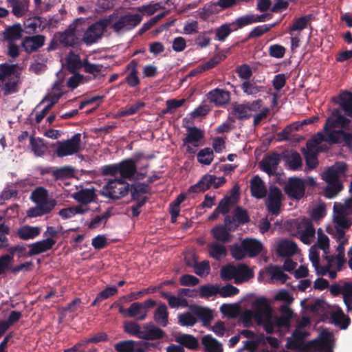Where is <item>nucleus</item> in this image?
Returning <instances> with one entry per match:
<instances>
[{"label": "nucleus", "instance_id": "1", "mask_svg": "<svg viewBox=\"0 0 352 352\" xmlns=\"http://www.w3.org/2000/svg\"><path fill=\"white\" fill-rule=\"evenodd\" d=\"M114 16L111 14L102 18L88 27L83 34L82 41L87 45L96 43L102 37L107 28L111 25Z\"/></svg>", "mask_w": 352, "mask_h": 352}, {"label": "nucleus", "instance_id": "2", "mask_svg": "<svg viewBox=\"0 0 352 352\" xmlns=\"http://www.w3.org/2000/svg\"><path fill=\"white\" fill-rule=\"evenodd\" d=\"M330 334L328 331H323L321 333L322 339L320 340H314L309 342V344H302L295 338H289L287 340L286 347L292 350H300L302 351H307L310 345L316 349L322 351L325 350L326 352H331L332 349L328 343V338Z\"/></svg>", "mask_w": 352, "mask_h": 352}, {"label": "nucleus", "instance_id": "3", "mask_svg": "<svg viewBox=\"0 0 352 352\" xmlns=\"http://www.w3.org/2000/svg\"><path fill=\"white\" fill-rule=\"evenodd\" d=\"M226 182V179L224 177H217L214 175L206 174L195 185L190 186L188 192L192 193L204 192L211 187L217 189Z\"/></svg>", "mask_w": 352, "mask_h": 352}, {"label": "nucleus", "instance_id": "4", "mask_svg": "<svg viewBox=\"0 0 352 352\" xmlns=\"http://www.w3.org/2000/svg\"><path fill=\"white\" fill-rule=\"evenodd\" d=\"M329 291L333 296L342 295L346 311L352 314V282L343 281L333 284L331 285Z\"/></svg>", "mask_w": 352, "mask_h": 352}, {"label": "nucleus", "instance_id": "5", "mask_svg": "<svg viewBox=\"0 0 352 352\" xmlns=\"http://www.w3.org/2000/svg\"><path fill=\"white\" fill-rule=\"evenodd\" d=\"M80 133H75L71 138L65 141H58L56 153L58 157L72 155L78 153L80 148Z\"/></svg>", "mask_w": 352, "mask_h": 352}, {"label": "nucleus", "instance_id": "6", "mask_svg": "<svg viewBox=\"0 0 352 352\" xmlns=\"http://www.w3.org/2000/svg\"><path fill=\"white\" fill-rule=\"evenodd\" d=\"M142 21V14L128 13L120 16L118 21L113 24L111 23V28L117 33L122 30L129 31L140 24Z\"/></svg>", "mask_w": 352, "mask_h": 352}, {"label": "nucleus", "instance_id": "7", "mask_svg": "<svg viewBox=\"0 0 352 352\" xmlns=\"http://www.w3.org/2000/svg\"><path fill=\"white\" fill-rule=\"evenodd\" d=\"M351 120L342 115L341 111L338 109H333L331 115L326 120L324 126L325 137L327 133L332 132L333 129L341 127L344 129H350Z\"/></svg>", "mask_w": 352, "mask_h": 352}, {"label": "nucleus", "instance_id": "8", "mask_svg": "<svg viewBox=\"0 0 352 352\" xmlns=\"http://www.w3.org/2000/svg\"><path fill=\"white\" fill-rule=\"evenodd\" d=\"M284 191L292 199L299 200L305 196V182L299 177H289L285 185Z\"/></svg>", "mask_w": 352, "mask_h": 352}, {"label": "nucleus", "instance_id": "9", "mask_svg": "<svg viewBox=\"0 0 352 352\" xmlns=\"http://www.w3.org/2000/svg\"><path fill=\"white\" fill-rule=\"evenodd\" d=\"M130 191V184H126L125 186H116V180H109L107 184L103 186L100 190V194L113 200H118L128 195Z\"/></svg>", "mask_w": 352, "mask_h": 352}, {"label": "nucleus", "instance_id": "10", "mask_svg": "<svg viewBox=\"0 0 352 352\" xmlns=\"http://www.w3.org/2000/svg\"><path fill=\"white\" fill-rule=\"evenodd\" d=\"M347 166L343 162H337L327 168L322 174V179L327 183H342L340 178L345 176Z\"/></svg>", "mask_w": 352, "mask_h": 352}, {"label": "nucleus", "instance_id": "11", "mask_svg": "<svg viewBox=\"0 0 352 352\" xmlns=\"http://www.w3.org/2000/svg\"><path fill=\"white\" fill-rule=\"evenodd\" d=\"M283 194L277 186H271L265 205L267 211L273 215H278L280 211Z\"/></svg>", "mask_w": 352, "mask_h": 352}, {"label": "nucleus", "instance_id": "12", "mask_svg": "<svg viewBox=\"0 0 352 352\" xmlns=\"http://www.w3.org/2000/svg\"><path fill=\"white\" fill-rule=\"evenodd\" d=\"M252 308L255 314V320L258 324H261L263 318H272V307L266 298L260 297L256 298L252 302Z\"/></svg>", "mask_w": 352, "mask_h": 352}, {"label": "nucleus", "instance_id": "13", "mask_svg": "<svg viewBox=\"0 0 352 352\" xmlns=\"http://www.w3.org/2000/svg\"><path fill=\"white\" fill-rule=\"evenodd\" d=\"M324 142L330 144H338L344 143L348 147L352 146V133L346 132L343 129L333 130L327 133Z\"/></svg>", "mask_w": 352, "mask_h": 352}, {"label": "nucleus", "instance_id": "14", "mask_svg": "<svg viewBox=\"0 0 352 352\" xmlns=\"http://www.w3.org/2000/svg\"><path fill=\"white\" fill-rule=\"evenodd\" d=\"M280 160L279 153L276 152L268 153L259 162V166L263 171L269 175H274Z\"/></svg>", "mask_w": 352, "mask_h": 352}, {"label": "nucleus", "instance_id": "15", "mask_svg": "<svg viewBox=\"0 0 352 352\" xmlns=\"http://www.w3.org/2000/svg\"><path fill=\"white\" fill-rule=\"evenodd\" d=\"M186 136L183 139L184 145L188 144L187 152L193 153L195 151L189 144L198 146L199 142L204 138V132L196 126H186Z\"/></svg>", "mask_w": 352, "mask_h": 352}, {"label": "nucleus", "instance_id": "16", "mask_svg": "<svg viewBox=\"0 0 352 352\" xmlns=\"http://www.w3.org/2000/svg\"><path fill=\"white\" fill-rule=\"evenodd\" d=\"M138 65L139 62L137 59L131 60L126 65L127 73L124 81L121 84L125 82L129 87L132 88L138 87L140 84V79L138 76Z\"/></svg>", "mask_w": 352, "mask_h": 352}, {"label": "nucleus", "instance_id": "17", "mask_svg": "<svg viewBox=\"0 0 352 352\" xmlns=\"http://www.w3.org/2000/svg\"><path fill=\"white\" fill-rule=\"evenodd\" d=\"M45 42V36L41 34L25 36L21 42L24 51L28 54L37 51Z\"/></svg>", "mask_w": 352, "mask_h": 352}, {"label": "nucleus", "instance_id": "18", "mask_svg": "<svg viewBox=\"0 0 352 352\" xmlns=\"http://www.w3.org/2000/svg\"><path fill=\"white\" fill-rule=\"evenodd\" d=\"M31 199L36 204H40L54 208L56 205L55 199H48V191L43 187L36 188L31 193Z\"/></svg>", "mask_w": 352, "mask_h": 352}, {"label": "nucleus", "instance_id": "19", "mask_svg": "<svg viewBox=\"0 0 352 352\" xmlns=\"http://www.w3.org/2000/svg\"><path fill=\"white\" fill-rule=\"evenodd\" d=\"M207 99L217 107L223 106L230 100V93L228 91L215 88L207 94Z\"/></svg>", "mask_w": 352, "mask_h": 352}, {"label": "nucleus", "instance_id": "20", "mask_svg": "<svg viewBox=\"0 0 352 352\" xmlns=\"http://www.w3.org/2000/svg\"><path fill=\"white\" fill-rule=\"evenodd\" d=\"M72 197L77 202L87 205L92 202H96L98 196L96 193V189L93 187L91 188H82L80 190L74 192Z\"/></svg>", "mask_w": 352, "mask_h": 352}, {"label": "nucleus", "instance_id": "21", "mask_svg": "<svg viewBox=\"0 0 352 352\" xmlns=\"http://www.w3.org/2000/svg\"><path fill=\"white\" fill-rule=\"evenodd\" d=\"M118 169L120 177L132 180L137 173V165L133 159L129 158L118 163Z\"/></svg>", "mask_w": 352, "mask_h": 352}, {"label": "nucleus", "instance_id": "22", "mask_svg": "<svg viewBox=\"0 0 352 352\" xmlns=\"http://www.w3.org/2000/svg\"><path fill=\"white\" fill-rule=\"evenodd\" d=\"M165 332L152 322L143 325V333L142 339L146 340H156L164 338Z\"/></svg>", "mask_w": 352, "mask_h": 352}, {"label": "nucleus", "instance_id": "23", "mask_svg": "<svg viewBox=\"0 0 352 352\" xmlns=\"http://www.w3.org/2000/svg\"><path fill=\"white\" fill-rule=\"evenodd\" d=\"M298 252L297 244L289 239L281 240L276 248V252L282 257H289L296 254Z\"/></svg>", "mask_w": 352, "mask_h": 352}, {"label": "nucleus", "instance_id": "24", "mask_svg": "<svg viewBox=\"0 0 352 352\" xmlns=\"http://www.w3.org/2000/svg\"><path fill=\"white\" fill-rule=\"evenodd\" d=\"M241 245L246 254L250 258L258 256L263 249L261 242L255 239H245L241 242Z\"/></svg>", "mask_w": 352, "mask_h": 352}, {"label": "nucleus", "instance_id": "25", "mask_svg": "<svg viewBox=\"0 0 352 352\" xmlns=\"http://www.w3.org/2000/svg\"><path fill=\"white\" fill-rule=\"evenodd\" d=\"M56 241L54 239L45 238L43 240L29 244L28 247L29 248H31L30 254L34 256L52 250L53 246L56 244Z\"/></svg>", "mask_w": 352, "mask_h": 352}, {"label": "nucleus", "instance_id": "26", "mask_svg": "<svg viewBox=\"0 0 352 352\" xmlns=\"http://www.w3.org/2000/svg\"><path fill=\"white\" fill-rule=\"evenodd\" d=\"M250 188L252 197L256 199H262L266 196V187L263 181L258 176H254L250 180Z\"/></svg>", "mask_w": 352, "mask_h": 352}, {"label": "nucleus", "instance_id": "27", "mask_svg": "<svg viewBox=\"0 0 352 352\" xmlns=\"http://www.w3.org/2000/svg\"><path fill=\"white\" fill-rule=\"evenodd\" d=\"M63 32H57L56 38L59 41L60 45L63 47H74L76 44V36L74 28H71Z\"/></svg>", "mask_w": 352, "mask_h": 352}, {"label": "nucleus", "instance_id": "28", "mask_svg": "<svg viewBox=\"0 0 352 352\" xmlns=\"http://www.w3.org/2000/svg\"><path fill=\"white\" fill-rule=\"evenodd\" d=\"M23 29L19 23H15L8 28L3 32V41L7 43H12L22 38Z\"/></svg>", "mask_w": 352, "mask_h": 352}, {"label": "nucleus", "instance_id": "29", "mask_svg": "<svg viewBox=\"0 0 352 352\" xmlns=\"http://www.w3.org/2000/svg\"><path fill=\"white\" fill-rule=\"evenodd\" d=\"M230 232L231 230L223 225L217 226L211 230L214 239L222 243H227L231 241L232 235Z\"/></svg>", "mask_w": 352, "mask_h": 352}, {"label": "nucleus", "instance_id": "30", "mask_svg": "<svg viewBox=\"0 0 352 352\" xmlns=\"http://www.w3.org/2000/svg\"><path fill=\"white\" fill-rule=\"evenodd\" d=\"M41 232V228L25 225L17 230V236L22 240L28 241L37 237Z\"/></svg>", "mask_w": 352, "mask_h": 352}, {"label": "nucleus", "instance_id": "31", "mask_svg": "<svg viewBox=\"0 0 352 352\" xmlns=\"http://www.w3.org/2000/svg\"><path fill=\"white\" fill-rule=\"evenodd\" d=\"M239 2V0H218L206 8V11L210 14L219 13L223 10L232 8Z\"/></svg>", "mask_w": 352, "mask_h": 352}, {"label": "nucleus", "instance_id": "32", "mask_svg": "<svg viewBox=\"0 0 352 352\" xmlns=\"http://www.w3.org/2000/svg\"><path fill=\"white\" fill-rule=\"evenodd\" d=\"M190 310L194 315H195L203 322L204 325L210 324L212 320V313L211 310L207 307L195 305H191Z\"/></svg>", "mask_w": 352, "mask_h": 352}, {"label": "nucleus", "instance_id": "33", "mask_svg": "<svg viewBox=\"0 0 352 352\" xmlns=\"http://www.w3.org/2000/svg\"><path fill=\"white\" fill-rule=\"evenodd\" d=\"M84 72L90 74L93 76V79H96L99 76L104 77L107 67L101 64L91 63L87 58L84 59Z\"/></svg>", "mask_w": 352, "mask_h": 352}, {"label": "nucleus", "instance_id": "34", "mask_svg": "<svg viewBox=\"0 0 352 352\" xmlns=\"http://www.w3.org/2000/svg\"><path fill=\"white\" fill-rule=\"evenodd\" d=\"M201 344L205 352H223L222 344L211 335H206L201 338Z\"/></svg>", "mask_w": 352, "mask_h": 352}, {"label": "nucleus", "instance_id": "35", "mask_svg": "<svg viewBox=\"0 0 352 352\" xmlns=\"http://www.w3.org/2000/svg\"><path fill=\"white\" fill-rule=\"evenodd\" d=\"M302 223L305 226V230L302 232L300 239L305 244H310L311 239L315 236V228L311 220L308 219H303Z\"/></svg>", "mask_w": 352, "mask_h": 352}, {"label": "nucleus", "instance_id": "36", "mask_svg": "<svg viewBox=\"0 0 352 352\" xmlns=\"http://www.w3.org/2000/svg\"><path fill=\"white\" fill-rule=\"evenodd\" d=\"M331 319L334 324L340 327L341 329H347L351 322L350 318L346 316L340 307L331 314Z\"/></svg>", "mask_w": 352, "mask_h": 352}, {"label": "nucleus", "instance_id": "37", "mask_svg": "<svg viewBox=\"0 0 352 352\" xmlns=\"http://www.w3.org/2000/svg\"><path fill=\"white\" fill-rule=\"evenodd\" d=\"M232 114L233 117H229V120L232 122H235V119L239 120H244L250 118L252 116V114L249 113V109L245 104H239L235 105L232 111Z\"/></svg>", "mask_w": 352, "mask_h": 352}, {"label": "nucleus", "instance_id": "38", "mask_svg": "<svg viewBox=\"0 0 352 352\" xmlns=\"http://www.w3.org/2000/svg\"><path fill=\"white\" fill-rule=\"evenodd\" d=\"M315 16L313 14H309L294 19L292 25L289 28V32L294 31H301L307 27V25L314 19Z\"/></svg>", "mask_w": 352, "mask_h": 352}, {"label": "nucleus", "instance_id": "39", "mask_svg": "<svg viewBox=\"0 0 352 352\" xmlns=\"http://www.w3.org/2000/svg\"><path fill=\"white\" fill-rule=\"evenodd\" d=\"M239 188L236 186H234L232 188V195L230 197H223L219 203L218 206L217 208L218 209V211H220L221 214H226L230 212V206L234 204V193L236 192L237 194Z\"/></svg>", "mask_w": 352, "mask_h": 352}, {"label": "nucleus", "instance_id": "40", "mask_svg": "<svg viewBox=\"0 0 352 352\" xmlns=\"http://www.w3.org/2000/svg\"><path fill=\"white\" fill-rule=\"evenodd\" d=\"M168 312L164 303H161L154 312V320L160 325L166 327L168 323Z\"/></svg>", "mask_w": 352, "mask_h": 352}, {"label": "nucleus", "instance_id": "41", "mask_svg": "<svg viewBox=\"0 0 352 352\" xmlns=\"http://www.w3.org/2000/svg\"><path fill=\"white\" fill-rule=\"evenodd\" d=\"M175 341L182 346L190 349H197L199 348L198 340L190 334H182L175 338Z\"/></svg>", "mask_w": 352, "mask_h": 352}, {"label": "nucleus", "instance_id": "42", "mask_svg": "<svg viewBox=\"0 0 352 352\" xmlns=\"http://www.w3.org/2000/svg\"><path fill=\"white\" fill-rule=\"evenodd\" d=\"M208 248L209 255L217 261L227 255V250L223 245L213 242L208 244Z\"/></svg>", "mask_w": 352, "mask_h": 352}, {"label": "nucleus", "instance_id": "43", "mask_svg": "<svg viewBox=\"0 0 352 352\" xmlns=\"http://www.w3.org/2000/svg\"><path fill=\"white\" fill-rule=\"evenodd\" d=\"M44 25V19L41 16H35L34 18H29L24 23L25 32L27 34H32L36 31L37 28L40 30H42V26Z\"/></svg>", "mask_w": 352, "mask_h": 352}, {"label": "nucleus", "instance_id": "44", "mask_svg": "<svg viewBox=\"0 0 352 352\" xmlns=\"http://www.w3.org/2000/svg\"><path fill=\"white\" fill-rule=\"evenodd\" d=\"M84 60H81L79 55L72 53L67 58V67L68 71L74 74L76 73L77 70L83 68L84 69Z\"/></svg>", "mask_w": 352, "mask_h": 352}, {"label": "nucleus", "instance_id": "45", "mask_svg": "<svg viewBox=\"0 0 352 352\" xmlns=\"http://www.w3.org/2000/svg\"><path fill=\"white\" fill-rule=\"evenodd\" d=\"M253 276L252 272L245 264H239L236 267L235 283L248 280Z\"/></svg>", "mask_w": 352, "mask_h": 352}, {"label": "nucleus", "instance_id": "46", "mask_svg": "<svg viewBox=\"0 0 352 352\" xmlns=\"http://www.w3.org/2000/svg\"><path fill=\"white\" fill-rule=\"evenodd\" d=\"M30 144L35 156L41 157L45 153L47 147L45 145L43 139L32 136L30 138Z\"/></svg>", "mask_w": 352, "mask_h": 352}, {"label": "nucleus", "instance_id": "47", "mask_svg": "<svg viewBox=\"0 0 352 352\" xmlns=\"http://www.w3.org/2000/svg\"><path fill=\"white\" fill-rule=\"evenodd\" d=\"M111 208H108L106 212L101 215H96L87 224L89 229L94 230L98 228L101 224H105L108 219L111 217Z\"/></svg>", "mask_w": 352, "mask_h": 352}, {"label": "nucleus", "instance_id": "48", "mask_svg": "<svg viewBox=\"0 0 352 352\" xmlns=\"http://www.w3.org/2000/svg\"><path fill=\"white\" fill-rule=\"evenodd\" d=\"M340 105L345 114L352 118V93L344 91L340 96Z\"/></svg>", "mask_w": 352, "mask_h": 352}, {"label": "nucleus", "instance_id": "49", "mask_svg": "<svg viewBox=\"0 0 352 352\" xmlns=\"http://www.w3.org/2000/svg\"><path fill=\"white\" fill-rule=\"evenodd\" d=\"M117 292L118 289L116 286L106 287L97 294L95 300L91 302V306L94 307L98 305L102 300L114 296Z\"/></svg>", "mask_w": 352, "mask_h": 352}, {"label": "nucleus", "instance_id": "50", "mask_svg": "<svg viewBox=\"0 0 352 352\" xmlns=\"http://www.w3.org/2000/svg\"><path fill=\"white\" fill-rule=\"evenodd\" d=\"M74 168L71 166H63L54 168L53 177L54 181L64 179L74 175Z\"/></svg>", "mask_w": 352, "mask_h": 352}, {"label": "nucleus", "instance_id": "51", "mask_svg": "<svg viewBox=\"0 0 352 352\" xmlns=\"http://www.w3.org/2000/svg\"><path fill=\"white\" fill-rule=\"evenodd\" d=\"M233 27L230 23H224L215 29V39L223 42L232 32H234Z\"/></svg>", "mask_w": 352, "mask_h": 352}, {"label": "nucleus", "instance_id": "52", "mask_svg": "<svg viewBox=\"0 0 352 352\" xmlns=\"http://www.w3.org/2000/svg\"><path fill=\"white\" fill-rule=\"evenodd\" d=\"M286 162L292 170H300L302 165L301 156L297 151L292 152L289 155H287Z\"/></svg>", "mask_w": 352, "mask_h": 352}, {"label": "nucleus", "instance_id": "53", "mask_svg": "<svg viewBox=\"0 0 352 352\" xmlns=\"http://www.w3.org/2000/svg\"><path fill=\"white\" fill-rule=\"evenodd\" d=\"M145 105V102L139 100L135 104L128 105L120 109L118 112V116L120 117H124L135 114L140 109L144 107Z\"/></svg>", "mask_w": 352, "mask_h": 352}, {"label": "nucleus", "instance_id": "54", "mask_svg": "<svg viewBox=\"0 0 352 352\" xmlns=\"http://www.w3.org/2000/svg\"><path fill=\"white\" fill-rule=\"evenodd\" d=\"M8 251L12 258L15 254H17L19 258H27L34 256L33 254H30L31 248H30L29 251H28L26 245L23 244H17L14 246H12L9 248Z\"/></svg>", "mask_w": 352, "mask_h": 352}, {"label": "nucleus", "instance_id": "55", "mask_svg": "<svg viewBox=\"0 0 352 352\" xmlns=\"http://www.w3.org/2000/svg\"><path fill=\"white\" fill-rule=\"evenodd\" d=\"M160 295L162 298L168 300V305L171 308L178 307L182 305L186 306L187 304L186 299L176 297L169 292L162 291Z\"/></svg>", "mask_w": 352, "mask_h": 352}, {"label": "nucleus", "instance_id": "56", "mask_svg": "<svg viewBox=\"0 0 352 352\" xmlns=\"http://www.w3.org/2000/svg\"><path fill=\"white\" fill-rule=\"evenodd\" d=\"M124 331L128 334L135 336L138 338L142 339L143 330H141L140 324H138L137 322L133 321L124 322Z\"/></svg>", "mask_w": 352, "mask_h": 352}, {"label": "nucleus", "instance_id": "57", "mask_svg": "<svg viewBox=\"0 0 352 352\" xmlns=\"http://www.w3.org/2000/svg\"><path fill=\"white\" fill-rule=\"evenodd\" d=\"M130 191L131 194V199L133 200H138L140 198V195L148 192V184L138 183L137 184L130 185Z\"/></svg>", "mask_w": 352, "mask_h": 352}, {"label": "nucleus", "instance_id": "58", "mask_svg": "<svg viewBox=\"0 0 352 352\" xmlns=\"http://www.w3.org/2000/svg\"><path fill=\"white\" fill-rule=\"evenodd\" d=\"M197 158L200 164L209 165L214 158L213 151L210 148H204L199 151Z\"/></svg>", "mask_w": 352, "mask_h": 352}, {"label": "nucleus", "instance_id": "59", "mask_svg": "<svg viewBox=\"0 0 352 352\" xmlns=\"http://www.w3.org/2000/svg\"><path fill=\"white\" fill-rule=\"evenodd\" d=\"M53 210L48 206L36 204V206L30 208L27 212L28 217H37L49 214Z\"/></svg>", "mask_w": 352, "mask_h": 352}, {"label": "nucleus", "instance_id": "60", "mask_svg": "<svg viewBox=\"0 0 352 352\" xmlns=\"http://www.w3.org/2000/svg\"><path fill=\"white\" fill-rule=\"evenodd\" d=\"M253 20L252 19V15L250 14H245L243 16H241L240 17H238L234 21L231 23V25H232L234 30L236 31L239 29L243 28L245 26H247L248 25L252 24Z\"/></svg>", "mask_w": 352, "mask_h": 352}, {"label": "nucleus", "instance_id": "61", "mask_svg": "<svg viewBox=\"0 0 352 352\" xmlns=\"http://www.w3.org/2000/svg\"><path fill=\"white\" fill-rule=\"evenodd\" d=\"M234 216L237 221V224L243 225L250 221V217L247 210L241 206H237L234 212Z\"/></svg>", "mask_w": 352, "mask_h": 352}, {"label": "nucleus", "instance_id": "62", "mask_svg": "<svg viewBox=\"0 0 352 352\" xmlns=\"http://www.w3.org/2000/svg\"><path fill=\"white\" fill-rule=\"evenodd\" d=\"M343 187L342 183L328 184L324 189V196L328 199H332L343 189Z\"/></svg>", "mask_w": 352, "mask_h": 352}, {"label": "nucleus", "instance_id": "63", "mask_svg": "<svg viewBox=\"0 0 352 352\" xmlns=\"http://www.w3.org/2000/svg\"><path fill=\"white\" fill-rule=\"evenodd\" d=\"M274 24H265L263 25H258L253 28L248 34L249 38H258L269 32Z\"/></svg>", "mask_w": 352, "mask_h": 352}, {"label": "nucleus", "instance_id": "64", "mask_svg": "<svg viewBox=\"0 0 352 352\" xmlns=\"http://www.w3.org/2000/svg\"><path fill=\"white\" fill-rule=\"evenodd\" d=\"M241 89L248 95H255L261 91L262 87L258 86L255 82L245 80L241 85Z\"/></svg>", "mask_w": 352, "mask_h": 352}]
</instances>
